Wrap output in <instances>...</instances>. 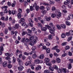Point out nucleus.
<instances>
[{
    "label": "nucleus",
    "instance_id": "19",
    "mask_svg": "<svg viewBox=\"0 0 73 73\" xmlns=\"http://www.w3.org/2000/svg\"><path fill=\"white\" fill-rule=\"evenodd\" d=\"M62 72H64V73H66V72H69V70H66L65 68H63L62 69Z\"/></svg>",
    "mask_w": 73,
    "mask_h": 73
},
{
    "label": "nucleus",
    "instance_id": "17",
    "mask_svg": "<svg viewBox=\"0 0 73 73\" xmlns=\"http://www.w3.org/2000/svg\"><path fill=\"white\" fill-rule=\"evenodd\" d=\"M67 2H64V4L66 5L67 4H69L70 3V0H66Z\"/></svg>",
    "mask_w": 73,
    "mask_h": 73
},
{
    "label": "nucleus",
    "instance_id": "32",
    "mask_svg": "<svg viewBox=\"0 0 73 73\" xmlns=\"http://www.w3.org/2000/svg\"><path fill=\"white\" fill-rule=\"evenodd\" d=\"M65 37H66V35H65V33H63L61 35V37L62 38H65Z\"/></svg>",
    "mask_w": 73,
    "mask_h": 73
},
{
    "label": "nucleus",
    "instance_id": "36",
    "mask_svg": "<svg viewBox=\"0 0 73 73\" xmlns=\"http://www.w3.org/2000/svg\"><path fill=\"white\" fill-rule=\"evenodd\" d=\"M46 50V52L47 53H49L50 52V48H47Z\"/></svg>",
    "mask_w": 73,
    "mask_h": 73
},
{
    "label": "nucleus",
    "instance_id": "12",
    "mask_svg": "<svg viewBox=\"0 0 73 73\" xmlns=\"http://www.w3.org/2000/svg\"><path fill=\"white\" fill-rule=\"evenodd\" d=\"M31 64V62L29 61H27L25 63V65L26 66H28V65H29Z\"/></svg>",
    "mask_w": 73,
    "mask_h": 73
},
{
    "label": "nucleus",
    "instance_id": "13",
    "mask_svg": "<svg viewBox=\"0 0 73 73\" xmlns=\"http://www.w3.org/2000/svg\"><path fill=\"white\" fill-rule=\"evenodd\" d=\"M56 62L57 63H60L61 62V60L59 58H57L56 59Z\"/></svg>",
    "mask_w": 73,
    "mask_h": 73
},
{
    "label": "nucleus",
    "instance_id": "54",
    "mask_svg": "<svg viewBox=\"0 0 73 73\" xmlns=\"http://www.w3.org/2000/svg\"><path fill=\"white\" fill-rule=\"evenodd\" d=\"M16 13V11H15L14 10H12L11 13L12 14V15H15V13Z\"/></svg>",
    "mask_w": 73,
    "mask_h": 73
},
{
    "label": "nucleus",
    "instance_id": "59",
    "mask_svg": "<svg viewBox=\"0 0 73 73\" xmlns=\"http://www.w3.org/2000/svg\"><path fill=\"white\" fill-rule=\"evenodd\" d=\"M33 39H34V36H32L30 37L29 39L30 40H32Z\"/></svg>",
    "mask_w": 73,
    "mask_h": 73
},
{
    "label": "nucleus",
    "instance_id": "47",
    "mask_svg": "<svg viewBox=\"0 0 73 73\" xmlns=\"http://www.w3.org/2000/svg\"><path fill=\"white\" fill-rule=\"evenodd\" d=\"M12 65L10 64H8L7 66L8 68H9V69L11 68H12Z\"/></svg>",
    "mask_w": 73,
    "mask_h": 73
},
{
    "label": "nucleus",
    "instance_id": "14",
    "mask_svg": "<svg viewBox=\"0 0 73 73\" xmlns=\"http://www.w3.org/2000/svg\"><path fill=\"white\" fill-rule=\"evenodd\" d=\"M47 30V28L46 27H42L41 28V31H46Z\"/></svg>",
    "mask_w": 73,
    "mask_h": 73
},
{
    "label": "nucleus",
    "instance_id": "11",
    "mask_svg": "<svg viewBox=\"0 0 73 73\" xmlns=\"http://www.w3.org/2000/svg\"><path fill=\"white\" fill-rule=\"evenodd\" d=\"M32 57L33 58L35 59L37 57V54H36V52H35L34 53V54L32 56Z\"/></svg>",
    "mask_w": 73,
    "mask_h": 73
},
{
    "label": "nucleus",
    "instance_id": "60",
    "mask_svg": "<svg viewBox=\"0 0 73 73\" xmlns=\"http://www.w3.org/2000/svg\"><path fill=\"white\" fill-rule=\"evenodd\" d=\"M68 54L70 56H72V53L70 52H69L68 53Z\"/></svg>",
    "mask_w": 73,
    "mask_h": 73
},
{
    "label": "nucleus",
    "instance_id": "62",
    "mask_svg": "<svg viewBox=\"0 0 73 73\" xmlns=\"http://www.w3.org/2000/svg\"><path fill=\"white\" fill-rule=\"evenodd\" d=\"M51 62L52 64H55L56 62V61L55 60H53L51 61Z\"/></svg>",
    "mask_w": 73,
    "mask_h": 73
},
{
    "label": "nucleus",
    "instance_id": "64",
    "mask_svg": "<svg viewBox=\"0 0 73 73\" xmlns=\"http://www.w3.org/2000/svg\"><path fill=\"white\" fill-rule=\"evenodd\" d=\"M31 70L29 69H28L27 71V73H30L31 72Z\"/></svg>",
    "mask_w": 73,
    "mask_h": 73
},
{
    "label": "nucleus",
    "instance_id": "31",
    "mask_svg": "<svg viewBox=\"0 0 73 73\" xmlns=\"http://www.w3.org/2000/svg\"><path fill=\"white\" fill-rule=\"evenodd\" d=\"M49 59L48 58H46L44 60V61L46 62H49Z\"/></svg>",
    "mask_w": 73,
    "mask_h": 73
},
{
    "label": "nucleus",
    "instance_id": "9",
    "mask_svg": "<svg viewBox=\"0 0 73 73\" xmlns=\"http://www.w3.org/2000/svg\"><path fill=\"white\" fill-rule=\"evenodd\" d=\"M57 13L58 14L56 15V17L58 19H59L60 17H61V13L60 12H57Z\"/></svg>",
    "mask_w": 73,
    "mask_h": 73
},
{
    "label": "nucleus",
    "instance_id": "43",
    "mask_svg": "<svg viewBox=\"0 0 73 73\" xmlns=\"http://www.w3.org/2000/svg\"><path fill=\"white\" fill-rule=\"evenodd\" d=\"M52 11H53V12L54 11L56 10V7H55L54 6H53L52 7Z\"/></svg>",
    "mask_w": 73,
    "mask_h": 73
},
{
    "label": "nucleus",
    "instance_id": "37",
    "mask_svg": "<svg viewBox=\"0 0 73 73\" xmlns=\"http://www.w3.org/2000/svg\"><path fill=\"white\" fill-rule=\"evenodd\" d=\"M49 69L51 70V71H53L54 70V68L50 66L49 68Z\"/></svg>",
    "mask_w": 73,
    "mask_h": 73
},
{
    "label": "nucleus",
    "instance_id": "3",
    "mask_svg": "<svg viewBox=\"0 0 73 73\" xmlns=\"http://www.w3.org/2000/svg\"><path fill=\"white\" fill-rule=\"evenodd\" d=\"M34 62H36V64H38L42 63L43 62H42V60H40L39 59H36L34 60Z\"/></svg>",
    "mask_w": 73,
    "mask_h": 73
},
{
    "label": "nucleus",
    "instance_id": "51",
    "mask_svg": "<svg viewBox=\"0 0 73 73\" xmlns=\"http://www.w3.org/2000/svg\"><path fill=\"white\" fill-rule=\"evenodd\" d=\"M67 44V42H63L62 44V46H65Z\"/></svg>",
    "mask_w": 73,
    "mask_h": 73
},
{
    "label": "nucleus",
    "instance_id": "38",
    "mask_svg": "<svg viewBox=\"0 0 73 73\" xmlns=\"http://www.w3.org/2000/svg\"><path fill=\"white\" fill-rule=\"evenodd\" d=\"M45 27L46 28H47L48 29H50V26H49L48 25H45Z\"/></svg>",
    "mask_w": 73,
    "mask_h": 73
},
{
    "label": "nucleus",
    "instance_id": "4",
    "mask_svg": "<svg viewBox=\"0 0 73 73\" xmlns=\"http://www.w3.org/2000/svg\"><path fill=\"white\" fill-rule=\"evenodd\" d=\"M33 7H35L36 10V11H38L39 9V6H37V4L36 3H35L33 5Z\"/></svg>",
    "mask_w": 73,
    "mask_h": 73
},
{
    "label": "nucleus",
    "instance_id": "46",
    "mask_svg": "<svg viewBox=\"0 0 73 73\" xmlns=\"http://www.w3.org/2000/svg\"><path fill=\"white\" fill-rule=\"evenodd\" d=\"M5 55H6V56H7V57H9L10 56V55H11V54H10V53H5Z\"/></svg>",
    "mask_w": 73,
    "mask_h": 73
},
{
    "label": "nucleus",
    "instance_id": "55",
    "mask_svg": "<svg viewBox=\"0 0 73 73\" xmlns=\"http://www.w3.org/2000/svg\"><path fill=\"white\" fill-rule=\"evenodd\" d=\"M7 4L8 7H10L11 5V3L9 1L8 2Z\"/></svg>",
    "mask_w": 73,
    "mask_h": 73
},
{
    "label": "nucleus",
    "instance_id": "6",
    "mask_svg": "<svg viewBox=\"0 0 73 73\" xmlns=\"http://www.w3.org/2000/svg\"><path fill=\"white\" fill-rule=\"evenodd\" d=\"M41 66L40 65L37 66L35 68V70L38 71V70H41Z\"/></svg>",
    "mask_w": 73,
    "mask_h": 73
},
{
    "label": "nucleus",
    "instance_id": "20",
    "mask_svg": "<svg viewBox=\"0 0 73 73\" xmlns=\"http://www.w3.org/2000/svg\"><path fill=\"white\" fill-rule=\"evenodd\" d=\"M68 65V69H70L72 68V64H71V63H69Z\"/></svg>",
    "mask_w": 73,
    "mask_h": 73
},
{
    "label": "nucleus",
    "instance_id": "8",
    "mask_svg": "<svg viewBox=\"0 0 73 73\" xmlns=\"http://www.w3.org/2000/svg\"><path fill=\"white\" fill-rule=\"evenodd\" d=\"M17 61L19 63V64L20 65H23V62L20 58H18L17 59Z\"/></svg>",
    "mask_w": 73,
    "mask_h": 73
},
{
    "label": "nucleus",
    "instance_id": "5",
    "mask_svg": "<svg viewBox=\"0 0 73 73\" xmlns=\"http://www.w3.org/2000/svg\"><path fill=\"white\" fill-rule=\"evenodd\" d=\"M27 31L28 32V33H27V35L29 36H31V34L32 33V31L30 29H27Z\"/></svg>",
    "mask_w": 73,
    "mask_h": 73
},
{
    "label": "nucleus",
    "instance_id": "21",
    "mask_svg": "<svg viewBox=\"0 0 73 73\" xmlns=\"http://www.w3.org/2000/svg\"><path fill=\"white\" fill-rule=\"evenodd\" d=\"M53 37L51 35H49L48 36V38L49 40H52Z\"/></svg>",
    "mask_w": 73,
    "mask_h": 73
},
{
    "label": "nucleus",
    "instance_id": "30",
    "mask_svg": "<svg viewBox=\"0 0 73 73\" xmlns=\"http://www.w3.org/2000/svg\"><path fill=\"white\" fill-rule=\"evenodd\" d=\"M50 72L48 70H46L44 71V73H49Z\"/></svg>",
    "mask_w": 73,
    "mask_h": 73
},
{
    "label": "nucleus",
    "instance_id": "39",
    "mask_svg": "<svg viewBox=\"0 0 73 73\" xmlns=\"http://www.w3.org/2000/svg\"><path fill=\"white\" fill-rule=\"evenodd\" d=\"M68 61H69V62L71 63V64H72V63H73V60L72 59H69L68 60Z\"/></svg>",
    "mask_w": 73,
    "mask_h": 73
},
{
    "label": "nucleus",
    "instance_id": "57",
    "mask_svg": "<svg viewBox=\"0 0 73 73\" xmlns=\"http://www.w3.org/2000/svg\"><path fill=\"white\" fill-rule=\"evenodd\" d=\"M26 12L27 13H29L30 12V10L28 9H27L26 10Z\"/></svg>",
    "mask_w": 73,
    "mask_h": 73
},
{
    "label": "nucleus",
    "instance_id": "49",
    "mask_svg": "<svg viewBox=\"0 0 73 73\" xmlns=\"http://www.w3.org/2000/svg\"><path fill=\"white\" fill-rule=\"evenodd\" d=\"M13 63H15L16 62V58L13 57Z\"/></svg>",
    "mask_w": 73,
    "mask_h": 73
},
{
    "label": "nucleus",
    "instance_id": "2",
    "mask_svg": "<svg viewBox=\"0 0 73 73\" xmlns=\"http://www.w3.org/2000/svg\"><path fill=\"white\" fill-rule=\"evenodd\" d=\"M1 8L2 9H3V10H4L5 13H8V11L7 10V9L8 8V7L7 6H3L1 7Z\"/></svg>",
    "mask_w": 73,
    "mask_h": 73
},
{
    "label": "nucleus",
    "instance_id": "44",
    "mask_svg": "<svg viewBox=\"0 0 73 73\" xmlns=\"http://www.w3.org/2000/svg\"><path fill=\"white\" fill-rule=\"evenodd\" d=\"M24 4L25 6H27L28 5V2L27 1H25L24 2Z\"/></svg>",
    "mask_w": 73,
    "mask_h": 73
},
{
    "label": "nucleus",
    "instance_id": "25",
    "mask_svg": "<svg viewBox=\"0 0 73 73\" xmlns=\"http://www.w3.org/2000/svg\"><path fill=\"white\" fill-rule=\"evenodd\" d=\"M26 39L25 38H23L21 40V42H26Z\"/></svg>",
    "mask_w": 73,
    "mask_h": 73
},
{
    "label": "nucleus",
    "instance_id": "1",
    "mask_svg": "<svg viewBox=\"0 0 73 73\" xmlns=\"http://www.w3.org/2000/svg\"><path fill=\"white\" fill-rule=\"evenodd\" d=\"M52 29L50 30V32L52 35L54 36H55V34H54V31H56V27L55 26L53 25L52 26Z\"/></svg>",
    "mask_w": 73,
    "mask_h": 73
},
{
    "label": "nucleus",
    "instance_id": "10",
    "mask_svg": "<svg viewBox=\"0 0 73 73\" xmlns=\"http://www.w3.org/2000/svg\"><path fill=\"white\" fill-rule=\"evenodd\" d=\"M24 21H25V19H24V18H22L19 21V23L20 24H21V23L24 22Z\"/></svg>",
    "mask_w": 73,
    "mask_h": 73
},
{
    "label": "nucleus",
    "instance_id": "53",
    "mask_svg": "<svg viewBox=\"0 0 73 73\" xmlns=\"http://www.w3.org/2000/svg\"><path fill=\"white\" fill-rule=\"evenodd\" d=\"M46 45L47 46H50V43L49 42H47L46 43Z\"/></svg>",
    "mask_w": 73,
    "mask_h": 73
},
{
    "label": "nucleus",
    "instance_id": "7",
    "mask_svg": "<svg viewBox=\"0 0 73 73\" xmlns=\"http://www.w3.org/2000/svg\"><path fill=\"white\" fill-rule=\"evenodd\" d=\"M18 69L19 71L20 72L21 71H22L23 69H24V67L23 66H20L19 67H18Z\"/></svg>",
    "mask_w": 73,
    "mask_h": 73
},
{
    "label": "nucleus",
    "instance_id": "18",
    "mask_svg": "<svg viewBox=\"0 0 73 73\" xmlns=\"http://www.w3.org/2000/svg\"><path fill=\"white\" fill-rule=\"evenodd\" d=\"M27 32L26 31H23L22 33V36H24L25 35H27Z\"/></svg>",
    "mask_w": 73,
    "mask_h": 73
},
{
    "label": "nucleus",
    "instance_id": "58",
    "mask_svg": "<svg viewBox=\"0 0 73 73\" xmlns=\"http://www.w3.org/2000/svg\"><path fill=\"white\" fill-rule=\"evenodd\" d=\"M47 11L45 10H43L42 11V13L43 15H45V14H46V13Z\"/></svg>",
    "mask_w": 73,
    "mask_h": 73
},
{
    "label": "nucleus",
    "instance_id": "16",
    "mask_svg": "<svg viewBox=\"0 0 73 73\" xmlns=\"http://www.w3.org/2000/svg\"><path fill=\"white\" fill-rule=\"evenodd\" d=\"M17 17L18 19H20L21 17V14L20 13H19L17 14Z\"/></svg>",
    "mask_w": 73,
    "mask_h": 73
},
{
    "label": "nucleus",
    "instance_id": "48",
    "mask_svg": "<svg viewBox=\"0 0 73 73\" xmlns=\"http://www.w3.org/2000/svg\"><path fill=\"white\" fill-rule=\"evenodd\" d=\"M48 38H44V42H48Z\"/></svg>",
    "mask_w": 73,
    "mask_h": 73
},
{
    "label": "nucleus",
    "instance_id": "24",
    "mask_svg": "<svg viewBox=\"0 0 73 73\" xmlns=\"http://www.w3.org/2000/svg\"><path fill=\"white\" fill-rule=\"evenodd\" d=\"M7 62H4L3 64V67H6V66H7Z\"/></svg>",
    "mask_w": 73,
    "mask_h": 73
},
{
    "label": "nucleus",
    "instance_id": "23",
    "mask_svg": "<svg viewBox=\"0 0 73 73\" xmlns=\"http://www.w3.org/2000/svg\"><path fill=\"white\" fill-rule=\"evenodd\" d=\"M72 36H70L68 38L67 41H68V42L72 40Z\"/></svg>",
    "mask_w": 73,
    "mask_h": 73
},
{
    "label": "nucleus",
    "instance_id": "40",
    "mask_svg": "<svg viewBox=\"0 0 73 73\" xmlns=\"http://www.w3.org/2000/svg\"><path fill=\"white\" fill-rule=\"evenodd\" d=\"M32 42L33 44H36L37 42L36 41V40L34 39L32 41Z\"/></svg>",
    "mask_w": 73,
    "mask_h": 73
},
{
    "label": "nucleus",
    "instance_id": "52",
    "mask_svg": "<svg viewBox=\"0 0 73 73\" xmlns=\"http://www.w3.org/2000/svg\"><path fill=\"white\" fill-rule=\"evenodd\" d=\"M57 72L58 73H62V71H61V70L60 68H59L58 70H57Z\"/></svg>",
    "mask_w": 73,
    "mask_h": 73
},
{
    "label": "nucleus",
    "instance_id": "29",
    "mask_svg": "<svg viewBox=\"0 0 73 73\" xmlns=\"http://www.w3.org/2000/svg\"><path fill=\"white\" fill-rule=\"evenodd\" d=\"M19 24H16L15 25V27L16 29H19Z\"/></svg>",
    "mask_w": 73,
    "mask_h": 73
},
{
    "label": "nucleus",
    "instance_id": "22",
    "mask_svg": "<svg viewBox=\"0 0 73 73\" xmlns=\"http://www.w3.org/2000/svg\"><path fill=\"white\" fill-rule=\"evenodd\" d=\"M61 27L62 28H63L64 29H65L66 28V25L65 24H62L61 25Z\"/></svg>",
    "mask_w": 73,
    "mask_h": 73
},
{
    "label": "nucleus",
    "instance_id": "27",
    "mask_svg": "<svg viewBox=\"0 0 73 73\" xmlns=\"http://www.w3.org/2000/svg\"><path fill=\"white\" fill-rule=\"evenodd\" d=\"M51 16L52 18H54V17H56V14L54 13H52L51 14Z\"/></svg>",
    "mask_w": 73,
    "mask_h": 73
},
{
    "label": "nucleus",
    "instance_id": "34",
    "mask_svg": "<svg viewBox=\"0 0 73 73\" xmlns=\"http://www.w3.org/2000/svg\"><path fill=\"white\" fill-rule=\"evenodd\" d=\"M58 46H56L53 48H52V49H53V50H56V49H58Z\"/></svg>",
    "mask_w": 73,
    "mask_h": 73
},
{
    "label": "nucleus",
    "instance_id": "42",
    "mask_svg": "<svg viewBox=\"0 0 73 73\" xmlns=\"http://www.w3.org/2000/svg\"><path fill=\"white\" fill-rule=\"evenodd\" d=\"M51 20V18L50 17H47L46 18V20L47 21H49Z\"/></svg>",
    "mask_w": 73,
    "mask_h": 73
},
{
    "label": "nucleus",
    "instance_id": "63",
    "mask_svg": "<svg viewBox=\"0 0 73 73\" xmlns=\"http://www.w3.org/2000/svg\"><path fill=\"white\" fill-rule=\"evenodd\" d=\"M29 22H31V23H33V21L32 19L31 18H29Z\"/></svg>",
    "mask_w": 73,
    "mask_h": 73
},
{
    "label": "nucleus",
    "instance_id": "45",
    "mask_svg": "<svg viewBox=\"0 0 73 73\" xmlns=\"http://www.w3.org/2000/svg\"><path fill=\"white\" fill-rule=\"evenodd\" d=\"M70 48V47L69 46H66L65 48V49L66 50H68V49H69Z\"/></svg>",
    "mask_w": 73,
    "mask_h": 73
},
{
    "label": "nucleus",
    "instance_id": "26",
    "mask_svg": "<svg viewBox=\"0 0 73 73\" xmlns=\"http://www.w3.org/2000/svg\"><path fill=\"white\" fill-rule=\"evenodd\" d=\"M8 29H5V30L4 32L5 35H7L8 33Z\"/></svg>",
    "mask_w": 73,
    "mask_h": 73
},
{
    "label": "nucleus",
    "instance_id": "28",
    "mask_svg": "<svg viewBox=\"0 0 73 73\" xmlns=\"http://www.w3.org/2000/svg\"><path fill=\"white\" fill-rule=\"evenodd\" d=\"M21 24L22 26H23V27H24V26H25V25H26V23H25L24 22H21Z\"/></svg>",
    "mask_w": 73,
    "mask_h": 73
},
{
    "label": "nucleus",
    "instance_id": "61",
    "mask_svg": "<svg viewBox=\"0 0 73 73\" xmlns=\"http://www.w3.org/2000/svg\"><path fill=\"white\" fill-rule=\"evenodd\" d=\"M70 33L71 35H73V31L72 30H70Z\"/></svg>",
    "mask_w": 73,
    "mask_h": 73
},
{
    "label": "nucleus",
    "instance_id": "41",
    "mask_svg": "<svg viewBox=\"0 0 73 73\" xmlns=\"http://www.w3.org/2000/svg\"><path fill=\"white\" fill-rule=\"evenodd\" d=\"M38 27H42V24H41L40 23H38Z\"/></svg>",
    "mask_w": 73,
    "mask_h": 73
},
{
    "label": "nucleus",
    "instance_id": "33",
    "mask_svg": "<svg viewBox=\"0 0 73 73\" xmlns=\"http://www.w3.org/2000/svg\"><path fill=\"white\" fill-rule=\"evenodd\" d=\"M53 67L54 69H56V70H57L58 69L57 66L56 65H54L53 66Z\"/></svg>",
    "mask_w": 73,
    "mask_h": 73
},
{
    "label": "nucleus",
    "instance_id": "35",
    "mask_svg": "<svg viewBox=\"0 0 73 73\" xmlns=\"http://www.w3.org/2000/svg\"><path fill=\"white\" fill-rule=\"evenodd\" d=\"M46 64L47 66H51L52 65V63L50 62L49 63L48 62H46Z\"/></svg>",
    "mask_w": 73,
    "mask_h": 73
},
{
    "label": "nucleus",
    "instance_id": "56",
    "mask_svg": "<svg viewBox=\"0 0 73 73\" xmlns=\"http://www.w3.org/2000/svg\"><path fill=\"white\" fill-rule=\"evenodd\" d=\"M36 49V46H33L32 48V49L33 50H35V49Z\"/></svg>",
    "mask_w": 73,
    "mask_h": 73
},
{
    "label": "nucleus",
    "instance_id": "15",
    "mask_svg": "<svg viewBox=\"0 0 73 73\" xmlns=\"http://www.w3.org/2000/svg\"><path fill=\"white\" fill-rule=\"evenodd\" d=\"M44 58V55L43 54H41L39 56L40 59H43Z\"/></svg>",
    "mask_w": 73,
    "mask_h": 73
},
{
    "label": "nucleus",
    "instance_id": "50",
    "mask_svg": "<svg viewBox=\"0 0 73 73\" xmlns=\"http://www.w3.org/2000/svg\"><path fill=\"white\" fill-rule=\"evenodd\" d=\"M40 9L41 10H44V9H45V7H44V6H40Z\"/></svg>",
    "mask_w": 73,
    "mask_h": 73
}]
</instances>
